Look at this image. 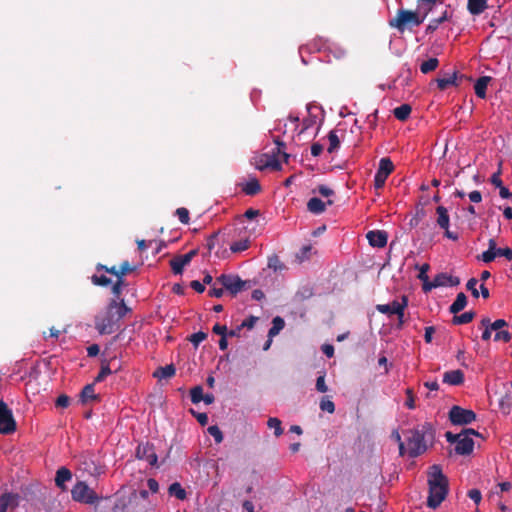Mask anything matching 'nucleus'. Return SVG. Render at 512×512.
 <instances>
[{"instance_id":"43","label":"nucleus","mask_w":512,"mask_h":512,"mask_svg":"<svg viewBox=\"0 0 512 512\" xmlns=\"http://www.w3.org/2000/svg\"><path fill=\"white\" fill-rule=\"evenodd\" d=\"M91 281L94 285L106 287L111 284V279L106 277L105 275H93L91 277Z\"/></svg>"},{"instance_id":"57","label":"nucleus","mask_w":512,"mask_h":512,"mask_svg":"<svg viewBox=\"0 0 512 512\" xmlns=\"http://www.w3.org/2000/svg\"><path fill=\"white\" fill-rule=\"evenodd\" d=\"M388 177L384 176V175H381L379 173H375V176H374V186L376 189H381L384 187L385 185V182L387 180Z\"/></svg>"},{"instance_id":"13","label":"nucleus","mask_w":512,"mask_h":512,"mask_svg":"<svg viewBox=\"0 0 512 512\" xmlns=\"http://www.w3.org/2000/svg\"><path fill=\"white\" fill-rule=\"evenodd\" d=\"M474 449V441L469 436L462 434L459 438L456 446L455 452L459 455H469L473 452Z\"/></svg>"},{"instance_id":"61","label":"nucleus","mask_w":512,"mask_h":512,"mask_svg":"<svg viewBox=\"0 0 512 512\" xmlns=\"http://www.w3.org/2000/svg\"><path fill=\"white\" fill-rule=\"evenodd\" d=\"M496 256H503L508 260H512V250L508 247L506 248H498L496 250Z\"/></svg>"},{"instance_id":"40","label":"nucleus","mask_w":512,"mask_h":512,"mask_svg":"<svg viewBox=\"0 0 512 512\" xmlns=\"http://www.w3.org/2000/svg\"><path fill=\"white\" fill-rule=\"evenodd\" d=\"M480 325L484 328L481 338L483 341H488L491 338V332L493 331L489 326V318H483Z\"/></svg>"},{"instance_id":"50","label":"nucleus","mask_w":512,"mask_h":512,"mask_svg":"<svg viewBox=\"0 0 512 512\" xmlns=\"http://www.w3.org/2000/svg\"><path fill=\"white\" fill-rule=\"evenodd\" d=\"M175 214L178 216V219L181 223L183 224H188L189 223V211L188 209L184 208V207H180L176 210Z\"/></svg>"},{"instance_id":"47","label":"nucleus","mask_w":512,"mask_h":512,"mask_svg":"<svg viewBox=\"0 0 512 512\" xmlns=\"http://www.w3.org/2000/svg\"><path fill=\"white\" fill-rule=\"evenodd\" d=\"M448 276L447 273H438L434 276V286L443 287L448 286Z\"/></svg>"},{"instance_id":"31","label":"nucleus","mask_w":512,"mask_h":512,"mask_svg":"<svg viewBox=\"0 0 512 512\" xmlns=\"http://www.w3.org/2000/svg\"><path fill=\"white\" fill-rule=\"evenodd\" d=\"M475 315L476 314L474 311H467L461 315L454 314V316L452 318V323L454 325H462V324L470 323L474 319Z\"/></svg>"},{"instance_id":"63","label":"nucleus","mask_w":512,"mask_h":512,"mask_svg":"<svg viewBox=\"0 0 512 512\" xmlns=\"http://www.w3.org/2000/svg\"><path fill=\"white\" fill-rule=\"evenodd\" d=\"M406 394H407V399H406L405 405L409 409H414L415 408V401H414L413 391L411 389H407L406 390Z\"/></svg>"},{"instance_id":"54","label":"nucleus","mask_w":512,"mask_h":512,"mask_svg":"<svg viewBox=\"0 0 512 512\" xmlns=\"http://www.w3.org/2000/svg\"><path fill=\"white\" fill-rule=\"evenodd\" d=\"M316 390L321 393L327 392L328 387L325 384V375L324 374L317 377Z\"/></svg>"},{"instance_id":"48","label":"nucleus","mask_w":512,"mask_h":512,"mask_svg":"<svg viewBox=\"0 0 512 512\" xmlns=\"http://www.w3.org/2000/svg\"><path fill=\"white\" fill-rule=\"evenodd\" d=\"M96 269L99 271V270H104L105 272L111 274V275H114L117 279H120L122 278V276H120L119 274V267L117 266H111V267H108L106 265H102V264H98Z\"/></svg>"},{"instance_id":"30","label":"nucleus","mask_w":512,"mask_h":512,"mask_svg":"<svg viewBox=\"0 0 512 512\" xmlns=\"http://www.w3.org/2000/svg\"><path fill=\"white\" fill-rule=\"evenodd\" d=\"M411 111L412 108L409 104H402L393 110V115L400 121H406L409 118Z\"/></svg>"},{"instance_id":"12","label":"nucleus","mask_w":512,"mask_h":512,"mask_svg":"<svg viewBox=\"0 0 512 512\" xmlns=\"http://www.w3.org/2000/svg\"><path fill=\"white\" fill-rule=\"evenodd\" d=\"M136 457L147 461L151 466L157 465L158 457L153 444L140 443L136 449Z\"/></svg>"},{"instance_id":"53","label":"nucleus","mask_w":512,"mask_h":512,"mask_svg":"<svg viewBox=\"0 0 512 512\" xmlns=\"http://www.w3.org/2000/svg\"><path fill=\"white\" fill-rule=\"evenodd\" d=\"M69 404H70V398L65 394L58 396V398L56 399V402H55V406L58 408H67L69 406Z\"/></svg>"},{"instance_id":"29","label":"nucleus","mask_w":512,"mask_h":512,"mask_svg":"<svg viewBox=\"0 0 512 512\" xmlns=\"http://www.w3.org/2000/svg\"><path fill=\"white\" fill-rule=\"evenodd\" d=\"M176 369L173 364H169L163 367L157 368V370L154 372L153 376L157 377L159 379H167L171 378L175 375Z\"/></svg>"},{"instance_id":"33","label":"nucleus","mask_w":512,"mask_h":512,"mask_svg":"<svg viewBox=\"0 0 512 512\" xmlns=\"http://www.w3.org/2000/svg\"><path fill=\"white\" fill-rule=\"evenodd\" d=\"M329 146L327 148L328 153H334L340 147V138L335 130H331L328 133Z\"/></svg>"},{"instance_id":"23","label":"nucleus","mask_w":512,"mask_h":512,"mask_svg":"<svg viewBox=\"0 0 512 512\" xmlns=\"http://www.w3.org/2000/svg\"><path fill=\"white\" fill-rule=\"evenodd\" d=\"M436 213L438 215L437 224L439 225L440 228L447 230V228H449L450 223L448 210L444 206H438L436 208Z\"/></svg>"},{"instance_id":"25","label":"nucleus","mask_w":512,"mask_h":512,"mask_svg":"<svg viewBox=\"0 0 512 512\" xmlns=\"http://www.w3.org/2000/svg\"><path fill=\"white\" fill-rule=\"evenodd\" d=\"M467 305V297L463 292L457 294L455 301L449 307V311L452 314H457L462 311Z\"/></svg>"},{"instance_id":"17","label":"nucleus","mask_w":512,"mask_h":512,"mask_svg":"<svg viewBox=\"0 0 512 512\" xmlns=\"http://www.w3.org/2000/svg\"><path fill=\"white\" fill-rule=\"evenodd\" d=\"M463 76H458L457 72H453L450 75L439 77L436 79L437 87L443 91L447 89L449 86L454 85L458 86V79H462Z\"/></svg>"},{"instance_id":"45","label":"nucleus","mask_w":512,"mask_h":512,"mask_svg":"<svg viewBox=\"0 0 512 512\" xmlns=\"http://www.w3.org/2000/svg\"><path fill=\"white\" fill-rule=\"evenodd\" d=\"M112 373L108 363H104L101 366L100 372L95 378V382H102L108 375Z\"/></svg>"},{"instance_id":"34","label":"nucleus","mask_w":512,"mask_h":512,"mask_svg":"<svg viewBox=\"0 0 512 512\" xmlns=\"http://www.w3.org/2000/svg\"><path fill=\"white\" fill-rule=\"evenodd\" d=\"M285 322L280 316H276L272 320V327L268 331L269 337H274L284 328Z\"/></svg>"},{"instance_id":"39","label":"nucleus","mask_w":512,"mask_h":512,"mask_svg":"<svg viewBox=\"0 0 512 512\" xmlns=\"http://www.w3.org/2000/svg\"><path fill=\"white\" fill-rule=\"evenodd\" d=\"M137 266L131 265L127 260L123 261L119 266V275L124 278L127 274H130L136 271Z\"/></svg>"},{"instance_id":"1","label":"nucleus","mask_w":512,"mask_h":512,"mask_svg":"<svg viewBox=\"0 0 512 512\" xmlns=\"http://www.w3.org/2000/svg\"><path fill=\"white\" fill-rule=\"evenodd\" d=\"M131 312L124 300L111 299L105 311L95 317V328L101 335L112 334L119 328L120 320Z\"/></svg>"},{"instance_id":"46","label":"nucleus","mask_w":512,"mask_h":512,"mask_svg":"<svg viewBox=\"0 0 512 512\" xmlns=\"http://www.w3.org/2000/svg\"><path fill=\"white\" fill-rule=\"evenodd\" d=\"M208 432L214 438L216 443H221L223 441V434L218 426L213 425L208 427Z\"/></svg>"},{"instance_id":"60","label":"nucleus","mask_w":512,"mask_h":512,"mask_svg":"<svg viewBox=\"0 0 512 512\" xmlns=\"http://www.w3.org/2000/svg\"><path fill=\"white\" fill-rule=\"evenodd\" d=\"M317 191L319 194H321L324 197H330L335 194L334 190H332L331 188H329L325 185H319L317 188Z\"/></svg>"},{"instance_id":"21","label":"nucleus","mask_w":512,"mask_h":512,"mask_svg":"<svg viewBox=\"0 0 512 512\" xmlns=\"http://www.w3.org/2000/svg\"><path fill=\"white\" fill-rule=\"evenodd\" d=\"M490 80H491V77H489V76H482L477 79V81L474 85V90H475V94L479 98L484 99L486 97V90H487V86H488Z\"/></svg>"},{"instance_id":"24","label":"nucleus","mask_w":512,"mask_h":512,"mask_svg":"<svg viewBox=\"0 0 512 512\" xmlns=\"http://www.w3.org/2000/svg\"><path fill=\"white\" fill-rule=\"evenodd\" d=\"M242 191L249 196H254L261 191V185L256 178H251L242 185Z\"/></svg>"},{"instance_id":"58","label":"nucleus","mask_w":512,"mask_h":512,"mask_svg":"<svg viewBox=\"0 0 512 512\" xmlns=\"http://www.w3.org/2000/svg\"><path fill=\"white\" fill-rule=\"evenodd\" d=\"M496 258V251H492V250H486L484 251L481 256H480V259L485 262V263H490L492 262L494 259Z\"/></svg>"},{"instance_id":"2","label":"nucleus","mask_w":512,"mask_h":512,"mask_svg":"<svg viewBox=\"0 0 512 512\" xmlns=\"http://www.w3.org/2000/svg\"><path fill=\"white\" fill-rule=\"evenodd\" d=\"M407 453L416 458L423 454L435 439V431L431 423L425 422L405 432Z\"/></svg>"},{"instance_id":"42","label":"nucleus","mask_w":512,"mask_h":512,"mask_svg":"<svg viewBox=\"0 0 512 512\" xmlns=\"http://www.w3.org/2000/svg\"><path fill=\"white\" fill-rule=\"evenodd\" d=\"M495 335H494V341L496 342H499V341H502V342H509L512 338V335L511 333L508 331V330H498V331H495Z\"/></svg>"},{"instance_id":"20","label":"nucleus","mask_w":512,"mask_h":512,"mask_svg":"<svg viewBox=\"0 0 512 512\" xmlns=\"http://www.w3.org/2000/svg\"><path fill=\"white\" fill-rule=\"evenodd\" d=\"M438 2H442V0H418L417 13H420V16L424 17L425 20Z\"/></svg>"},{"instance_id":"18","label":"nucleus","mask_w":512,"mask_h":512,"mask_svg":"<svg viewBox=\"0 0 512 512\" xmlns=\"http://www.w3.org/2000/svg\"><path fill=\"white\" fill-rule=\"evenodd\" d=\"M487 8V0H467V10L471 15H480Z\"/></svg>"},{"instance_id":"41","label":"nucleus","mask_w":512,"mask_h":512,"mask_svg":"<svg viewBox=\"0 0 512 512\" xmlns=\"http://www.w3.org/2000/svg\"><path fill=\"white\" fill-rule=\"evenodd\" d=\"M320 409L322 411H325V412H328V413L332 414L335 411V404H334L333 401H331L327 397H324L320 401Z\"/></svg>"},{"instance_id":"28","label":"nucleus","mask_w":512,"mask_h":512,"mask_svg":"<svg viewBox=\"0 0 512 512\" xmlns=\"http://www.w3.org/2000/svg\"><path fill=\"white\" fill-rule=\"evenodd\" d=\"M394 170L393 162L389 157L381 158L379 161V167L377 173L388 177Z\"/></svg>"},{"instance_id":"10","label":"nucleus","mask_w":512,"mask_h":512,"mask_svg":"<svg viewBox=\"0 0 512 512\" xmlns=\"http://www.w3.org/2000/svg\"><path fill=\"white\" fill-rule=\"evenodd\" d=\"M408 305L407 296H402L401 302L396 300L392 301L389 304H378L376 309L378 312L382 314L392 315L396 314L398 318L404 317V310Z\"/></svg>"},{"instance_id":"55","label":"nucleus","mask_w":512,"mask_h":512,"mask_svg":"<svg viewBox=\"0 0 512 512\" xmlns=\"http://www.w3.org/2000/svg\"><path fill=\"white\" fill-rule=\"evenodd\" d=\"M489 326L493 331L502 330L504 327L508 326V323L504 319H497L494 322L489 320Z\"/></svg>"},{"instance_id":"15","label":"nucleus","mask_w":512,"mask_h":512,"mask_svg":"<svg viewBox=\"0 0 512 512\" xmlns=\"http://www.w3.org/2000/svg\"><path fill=\"white\" fill-rule=\"evenodd\" d=\"M333 201L328 200L326 203L317 197H313L309 199L307 202V209L309 212L319 215L322 214L326 210V205H332Z\"/></svg>"},{"instance_id":"11","label":"nucleus","mask_w":512,"mask_h":512,"mask_svg":"<svg viewBox=\"0 0 512 512\" xmlns=\"http://www.w3.org/2000/svg\"><path fill=\"white\" fill-rule=\"evenodd\" d=\"M198 254L197 249H193L184 255H177L170 260V266L174 274L179 275L183 273V269L188 265L191 260Z\"/></svg>"},{"instance_id":"36","label":"nucleus","mask_w":512,"mask_h":512,"mask_svg":"<svg viewBox=\"0 0 512 512\" xmlns=\"http://www.w3.org/2000/svg\"><path fill=\"white\" fill-rule=\"evenodd\" d=\"M281 424H282L281 421L276 417H271L267 421V426L269 428L274 429V434L276 437H279L283 434V429H282Z\"/></svg>"},{"instance_id":"62","label":"nucleus","mask_w":512,"mask_h":512,"mask_svg":"<svg viewBox=\"0 0 512 512\" xmlns=\"http://www.w3.org/2000/svg\"><path fill=\"white\" fill-rule=\"evenodd\" d=\"M212 331L215 334L221 335V337L227 336V332H228L226 325H220V324H215L212 328Z\"/></svg>"},{"instance_id":"8","label":"nucleus","mask_w":512,"mask_h":512,"mask_svg":"<svg viewBox=\"0 0 512 512\" xmlns=\"http://www.w3.org/2000/svg\"><path fill=\"white\" fill-rule=\"evenodd\" d=\"M448 416L453 425H468L476 420V414L473 410L458 405L451 407Z\"/></svg>"},{"instance_id":"59","label":"nucleus","mask_w":512,"mask_h":512,"mask_svg":"<svg viewBox=\"0 0 512 512\" xmlns=\"http://www.w3.org/2000/svg\"><path fill=\"white\" fill-rule=\"evenodd\" d=\"M257 321L258 317L251 315L247 319H245L240 325L242 328L252 329Z\"/></svg>"},{"instance_id":"16","label":"nucleus","mask_w":512,"mask_h":512,"mask_svg":"<svg viewBox=\"0 0 512 512\" xmlns=\"http://www.w3.org/2000/svg\"><path fill=\"white\" fill-rule=\"evenodd\" d=\"M443 382L454 386L461 385L464 382V373L459 369L447 371L443 375Z\"/></svg>"},{"instance_id":"38","label":"nucleus","mask_w":512,"mask_h":512,"mask_svg":"<svg viewBox=\"0 0 512 512\" xmlns=\"http://www.w3.org/2000/svg\"><path fill=\"white\" fill-rule=\"evenodd\" d=\"M203 395V388L200 385H197L190 390L191 401L194 404L201 402Z\"/></svg>"},{"instance_id":"49","label":"nucleus","mask_w":512,"mask_h":512,"mask_svg":"<svg viewBox=\"0 0 512 512\" xmlns=\"http://www.w3.org/2000/svg\"><path fill=\"white\" fill-rule=\"evenodd\" d=\"M207 338V334L205 332L199 331L192 334L189 338L190 342L197 347L202 341Z\"/></svg>"},{"instance_id":"7","label":"nucleus","mask_w":512,"mask_h":512,"mask_svg":"<svg viewBox=\"0 0 512 512\" xmlns=\"http://www.w3.org/2000/svg\"><path fill=\"white\" fill-rule=\"evenodd\" d=\"M16 429L17 424L11 409L3 400H0V434L9 435L14 433Z\"/></svg>"},{"instance_id":"4","label":"nucleus","mask_w":512,"mask_h":512,"mask_svg":"<svg viewBox=\"0 0 512 512\" xmlns=\"http://www.w3.org/2000/svg\"><path fill=\"white\" fill-rule=\"evenodd\" d=\"M424 22V17L420 13L408 9H398L396 15L389 20L388 24L391 28L403 33L405 30H411Z\"/></svg>"},{"instance_id":"9","label":"nucleus","mask_w":512,"mask_h":512,"mask_svg":"<svg viewBox=\"0 0 512 512\" xmlns=\"http://www.w3.org/2000/svg\"><path fill=\"white\" fill-rule=\"evenodd\" d=\"M216 282L220 283L232 295H236L241 290H243L247 283L246 281L241 280V278L237 275H227V274L220 275L216 279Z\"/></svg>"},{"instance_id":"22","label":"nucleus","mask_w":512,"mask_h":512,"mask_svg":"<svg viewBox=\"0 0 512 512\" xmlns=\"http://www.w3.org/2000/svg\"><path fill=\"white\" fill-rule=\"evenodd\" d=\"M72 473L66 467H61L57 470L55 476V484L57 487L64 489V483L71 480Z\"/></svg>"},{"instance_id":"52","label":"nucleus","mask_w":512,"mask_h":512,"mask_svg":"<svg viewBox=\"0 0 512 512\" xmlns=\"http://www.w3.org/2000/svg\"><path fill=\"white\" fill-rule=\"evenodd\" d=\"M416 269H419V274H418V279L420 281H425V280H428V275H427V272L429 271L430 269V266L429 264L427 263H424L422 264L421 266L419 265H416L415 266Z\"/></svg>"},{"instance_id":"56","label":"nucleus","mask_w":512,"mask_h":512,"mask_svg":"<svg viewBox=\"0 0 512 512\" xmlns=\"http://www.w3.org/2000/svg\"><path fill=\"white\" fill-rule=\"evenodd\" d=\"M190 411L201 426H205L208 424V415L206 413L195 412L193 409H191Z\"/></svg>"},{"instance_id":"44","label":"nucleus","mask_w":512,"mask_h":512,"mask_svg":"<svg viewBox=\"0 0 512 512\" xmlns=\"http://www.w3.org/2000/svg\"><path fill=\"white\" fill-rule=\"evenodd\" d=\"M126 285L124 278L117 279L116 282L112 285V293L116 297L115 299L120 300L119 297L122 293V287Z\"/></svg>"},{"instance_id":"32","label":"nucleus","mask_w":512,"mask_h":512,"mask_svg":"<svg viewBox=\"0 0 512 512\" xmlns=\"http://www.w3.org/2000/svg\"><path fill=\"white\" fill-rule=\"evenodd\" d=\"M168 492L179 500H184L187 496L185 489L178 482L172 483L168 488Z\"/></svg>"},{"instance_id":"27","label":"nucleus","mask_w":512,"mask_h":512,"mask_svg":"<svg viewBox=\"0 0 512 512\" xmlns=\"http://www.w3.org/2000/svg\"><path fill=\"white\" fill-rule=\"evenodd\" d=\"M448 19H449L448 12L444 11L440 17L430 20L429 24L426 27L425 33L426 34L434 33L438 29L439 25H441Z\"/></svg>"},{"instance_id":"5","label":"nucleus","mask_w":512,"mask_h":512,"mask_svg":"<svg viewBox=\"0 0 512 512\" xmlns=\"http://www.w3.org/2000/svg\"><path fill=\"white\" fill-rule=\"evenodd\" d=\"M274 142L277 145L276 148L272 151L271 154L264 153L265 164H256V168L258 170L262 171L264 169L269 168L274 171H280L282 169V166L278 159L279 154L282 155L285 162H288L290 155L282 151V149L285 147V143L282 142L279 138H276Z\"/></svg>"},{"instance_id":"64","label":"nucleus","mask_w":512,"mask_h":512,"mask_svg":"<svg viewBox=\"0 0 512 512\" xmlns=\"http://www.w3.org/2000/svg\"><path fill=\"white\" fill-rule=\"evenodd\" d=\"M468 496L471 500H473L476 504H478L481 501V492L477 489H471L468 492Z\"/></svg>"},{"instance_id":"19","label":"nucleus","mask_w":512,"mask_h":512,"mask_svg":"<svg viewBox=\"0 0 512 512\" xmlns=\"http://www.w3.org/2000/svg\"><path fill=\"white\" fill-rule=\"evenodd\" d=\"M18 495L14 493H4L0 496V512H7L8 507H15L17 503Z\"/></svg>"},{"instance_id":"6","label":"nucleus","mask_w":512,"mask_h":512,"mask_svg":"<svg viewBox=\"0 0 512 512\" xmlns=\"http://www.w3.org/2000/svg\"><path fill=\"white\" fill-rule=\"evenodd\" d=\"M72 499L79 503L95 505L102 499L84 481L77 482L71 490Z\"/></svg>"},{"instance_id":"51","label":"nucleus","mask_w":512,"mask_h":512,"mask_svg":"<svg viewBox=\"0 0 512 512\" xmlns=\"http://www.w3.org/2000/svg\"><path fill=\"white\" fill-rule=\"evenodd\" d=\"M478 280L476 278H470L466 284L467 290H469L474 298L479 297V291L476 288Z\"/></svg>"},{"instance_id":"37","label":"nucleus","mask_w":512,"mask_h":512,"mask_svg":"<svg viewBox=\"0 0 512 512\" xmlns=\"http://www.w3.org/2000/svg\"><path fill=\"white\" fill-rule=\"evenodd\" d=\"M250 241L248 239H242L231 244L230 250L233 253L245 251L249 248Z\"/></svg>"},{"instance_id":"3","label":"nucleus","mask_w":512,"mask_h":512,"mask_svg":"<svg viewBox=\"0 0 512 512\" xmlns=\"http://www.w3.org/2000/svg\"><path fill=\"white\" fill-rule=\"evenodd\" d=\"M429 495L427 506L436 509L445 500L448 494V479L439 465H432L428 473Z\"/></svg>"},{"instance_id":"26","label":"nucleus","mask_w":512,"mask_h":512,"mask_svg":"<svg viewBox=\"0 0 512 512\" xmlns=\"http://www.w3.org/2000/svg\"><path fill=\"white\" fill-rule=\"evenodd\" d=\"M80 399L83 404L91 400H99V396L95 394L94 384H87L81 391Z\"/></svg>"},{"instance_id":"35","label":"nucleus","mask_w":512,"mask_h":512,"mask_svg":"<svg viewBox=\"0 0 512 512\" xmlns=\"http://www.w3.org/2000/svg\"><path fill=\"white\" fill-rule=\"evenodd\" d=\"M439 65V60L437 58H429L426 61H423L420 65V71L423 74H428L434 71Z\"/></svg>"},{"instance_id":"14","label":"nucleus","mask_w":512,"mask_h":512,"mask_svg":"<svg viewBox=\"0 0 512 512\" xmlns=\"http://www.w3.org/2000/svg\"><path fill=\"white\" fill-rule=\"evenodd\" d=\"M366 237L371 246L378 248L386 246L388 240L387 233L380 230L369 231Z\"/></svg>"}]
</instances>
